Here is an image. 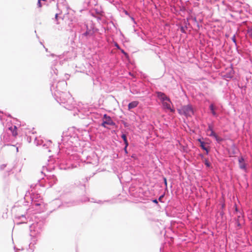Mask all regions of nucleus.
Instances as JSON below:
<instances>
[{
    "label": "nucleus",
    "instance_id": "ddd939ff",
    "mask_svg": "<svg viewBox=\"0 0 252 252\" xmlns=\"http://www.w3.org/2000/svg\"><path fill=\"white\" fill-rule=\"evenodd\" d=\"M218 142H221L223 139L221 137L218 136L217 134L216 133L213 136Z\"/></svg>",
    "mask_w": 252,
    "mask_h": 252
},
{
    "label": "nucleus",
    "instance_id": "f03ea898",
    "mask_svg": "<svg viewBox=\"0 0 252 252\" xmlns=\"http://www.w3.org/2000/svg\"><path fill=\"white\" fill-rule=\"evenodd\" d=\"M103 118L105 119V121H104V122L105 123H106L107 125L110 126H113L115 125V123L112 120L110 117L107 116L106 114L104 115Z\"/></svg>",
    "mask_w": 252,
    "mask_h": 252
},
{
    "label": "nucleus",
    "instance_id": "f257e3e1",
    "mask_svg": "<svg viewBox=\"0 0 252 252\" xmlns=\"http://www.w3.org/2000/svg\"><path fill=\"white\" fill-rule=\"evenodd\" d=\"M179 113L186 116H190L193 114V110L191 106L188 105L182 107L178 110Z\"/></svg>",
    "mask_w": 252,
    "mask_h": 252
},
{
    "label": "nucleus",
    "instance_id": "9d476101",
    "mask_svg": "<svg viewBox=\"0 0 252 252\" xmlns=\"http://www.w3.org/2000/svg\"><path fill=\"white\" fill-rule=\"evenodd\" d=\"M122 138L123 139L125 144L126 145V147H127L128 145V141L126 139V134H123L122 135Z\"/></svg>",
    "mask_w": 252,
    "mask_h": 252
},
{
    "label": "nucleus",
    "instance_id": "2eb2a0df",
    "mask_svg": "<svg viewBox=\"0 0 252 252\" xmlns=\"http://www.w3.org/2000/svg\"><path fill=\"white\" fill-rule=\"evenodd\" d=\"M205 165H206L207 167H209V166H210V163H209V161H208L206 160V161H205Z\"/></svg>",
    "mask_w": 252,
    "mask_h": 252
},
{
    "label": "nucleus",
    "instance_id": "6e6552de",
    "mask_svg": "<svg viewBox=\"0 0 252 252\" xmlns=\"http://www.w3.org/2000/svg\"><path fill=\"white\" fill-rule=\"evenodd\" d=\"M208 135L210 136L213 137L216 133L213 131V127L209 126L207 129Z\"/></svg>",
    "mask_w": 252,
    "mask_h": 252
},
{
    "label": "nucleus",
    "instance_id": "4468645a",
    "mask_svg": "<svg viewBox=\"0 0 252 252\" xmlns=\"http://www.w3.org/2000/svg\"><path fill=\"white\" fill-rule=\"evenodd\" d=\"M248 34L252 38V27L248 30Z\"/></svg>",
    "mask_w": 252,
    "mask_h": 252
},
{
    "label": "nucleus",
    "instance_id": "423d86ee",
    "mask_svg": "<svg viewBox=\"0 0 252 252\" xmlns=\"http://www.w3.org/2000/svg\"><path fill=\"white\" fill-rule=\"evenodd\" d=\"M8 129L11 132L13 136H16L17 135V127L15 126H11Z\"/></svg>",
    "mask_w": 252,
    "mask_h": 252
},
{
    "label": "nucleus",
    "instance_id": "0eeeda50",
    "mask_svg": "<svg viewBox=\"0 0 252 252\" xmlns=\"http://www.w3.org/2000/svg\"><path fill=\"white\" fill-rule=\"evenodd\" d=\"M138 104V102L137 101H132V102L129 103L128 105V110H130L132 108H134L137 107Z\"/></svg>",
    "mask_w": 252,
    "mask_h": 252
},
{
    "label": "nucleus",
    "instance_id": "412c9836",
    "mask_svg": "<svg viewBox=\"0 0 252 252\" xmlns=\"http://www.w3.org/2000/svg\"><path fill=\"white\" fill-rule=\"evenodd\" d=\"M126 148H127V147H126L125 146V149H125V152H126V153H127Z\"/></svg>",
    "mask_w": 252,
    "mask_h": 252
},
{
    "label": "nucleus",
    "instance_id": "20e7f679",
    "mask_svg": "<svg viewBox=\"0 0 252 252\" xmlns=\"http://www.w3.org/2000/svg\"><path fill=\"white\" fill-rule=\"evenodd\" d=\"M158 96L162 101H166L168 100L169 99L164 94L161 93V92H158L157 93Z\"/></svg>",
    "mask_w": 252,
    "mask_h": 252
},
{
    "label": "nucleus",
    "instance_id": "39448f33",
    "mask_svg": "<svg viewBox=\"0 0 252 252\" xmlns=\"http://www.w3.org/2000/svg\"><path fill=\"white\" fill-rule=\"evenodd\" d=\"M239 165L240 168L243 169H245L246 168L244 159L242 157L239 158Z\"/></svg>",
    "mask_w": 252,
    "mask_h": 252
},
{
    "label": "nucleus",
    "instance_id": "aec40b11",
    "mask_svg": "<svg viewBox=\"0 0 252 252\" xmlns=\"http://www.w3.org/2000/svg\"><path fill=\"white\" fill-rule=\"evenodd\" d=\"M237 225L238 226V227H240L241 226V224L240 223V222H237Z\"/></svg>",
    "mask_w": 252,
    "mask_h": 252
},
{
    "label": "nucleus",
    "instance_id": "f3484780",
    "mask_svg": "<svg viewBox=\"0 0 252 252\" xmlns=\"http://www.w3.org/2000/svg\"><path fill=\"white\" fill-rule=\"evenodd\" d=\"M232 40L233 41L236 43V38H235V36L234 35L233 37H232Z\"/></svg>",
    "mask_w": 252,
    "mask_h": 252
},
{
    "label": "nucleus",
    "instance_id": "f8f14e48",
    "mask_svg": "<svg viewBox=\"0 0 252 252\" xmlns=\"http://www.w3.org/2000/svg\"><path fill=\"white\" fill-rule=\"evenodd\" d=\"M218 142H221L223 139L221 137L218 136L217 134L216 133L213 136Z\"/></svg>",
    "mask_w": 252,
    "mask_h": 252
},
{
    "label": "nucleus",
    "instance_id": "7ed1b4c3",
    "mask_svg": "<svg viewBox=\"0 0 252 252\" xmlns=\"http://www.w3.org/2000/svg\"><path fill=\"white\" fill-rule=\"evenodd\" d=\"M171 101L169 99L168 100L163 101L162 105L164 109L169 110L170 111H173V110L170 107Z\"/></svg>",
    "mask_w": 252,
    "mask_h": 252
},
{
    "label": "nucleus",
    "instance_id": "a211bd4d",
    "mask_svg": "<svg viewBox=\"0 0 252 252\" xmlns=\"http://www.w3.org/2000/svg\"><path fill=\"white\" fill-rule=\"evenodd\" d=\"M38 5L39 7H41L42 6L41 1H38Z\"/></svg>",
    "mask_w": 252,
    "mask_h": 252
},
{
    "label": "nucleus",
    "instance_id": "9b49d317",
    "mask_svg": "<svg viewBox=\"0 0 252 252\" xmlns=\"http://www.w3.org/2000/svg\"><path fill=\"white\" fill-rule=\"evenodd\" d=\"M210 108L211 110V112H212V114L215 116H217V114L216 113V112L215 111V107H214V106L213 104H211L210 106Z\"/></svg>",
    "mask_w": 252,
    "mask_h": 252
},
{
    "label": "nucleus",
    "instance_id": "5701e85b",
    "mask_svg": "<svg viewBox=\"0 0 252 252\" xmlns=\"http://www.w3.org/2000/svg\"><path fill=\"white\" fill-rule=\"evenodd\" d=\"M154 201L155 202H157V200H155Z\"/></svg>",
    "mask_w": 252,
    "mask_h": 252
},
{
    "label": "nucleus",
    "instance_id": "dca6fc26",
    "mask_svg": "<svg viewBox=\"0 0 252 252\" xmlns=\"http://www.w3.org/2000/svg\"><path fill=\"white\" fill-rule=\"evenodd\" d=\"M163 180H164V184L166 187H167V180H166V178H164Z\"/></svg>",
    "mask_w": 252,
    "mask_h": 252
},
{
    "label": "nucleus",
    "instance_id": "1a4fd4ad",
    "mask_svg": "<svg viewBox=\"0 0 252 252\" xmlns=\"http://www.w3.org/2000/svg\"><path fill=\"white\" fill-rule=\"evenodd\" d=\"M198 140H199V141L200 143V147L203 150H205L206 151V152L208 153V150L207 148L205 147L204 142H202L200 139H199Z\"/></svg>",
    "mask_w": 252,
    "mask_h": 252
},
{
    "label": "nucleus",
    "instance_id": "6ab92c4d",
    "mask_svg": "<svg viewBox=\"0 0 252 252\" xmlns=\"http://www.w3.org/2000/svg\"><path fill=\"white\" fill-rule=\"evenodd\" d=\"M107 125V124H106V123H105V122L104 121V122L102 123V126H104V127H105V126H105V125Z\"/></svg>",
    "mask_w": 252,
    "mask_h": 252
},
{
    "label": "nucleus",
    "instance_id": "4be33fe9",
    "mask_svg": "<svg viewBox=\"0 0 252 252\" xmlns=\"http://www.w3.org/2000/svg\"><path fill=\"white\" fill-rule=\"evenodd\" d=\"M57 17H58V14H56L55 18H56V19H57Z\"/></svg>",
    "mask_w": 252,
    "mask_h": 252
}]
</instances>
